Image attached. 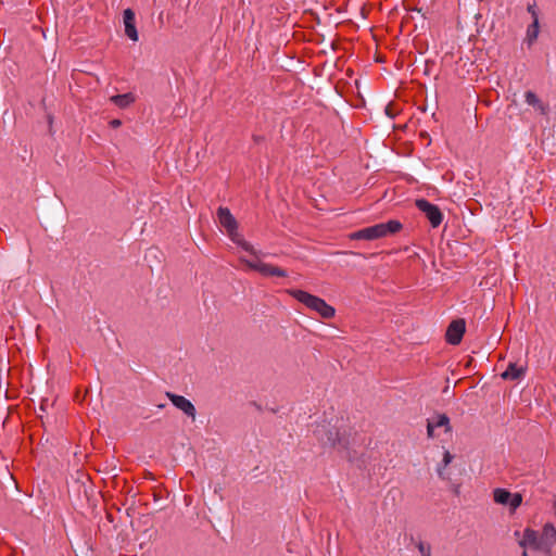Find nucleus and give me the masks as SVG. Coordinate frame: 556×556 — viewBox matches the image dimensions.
<instances>
[{"label": "nucleus", "mask_w": 556, "mask_h": 556, "mask_svg": "<svg viewBox=\"0 0 556 556\" xmlns=\"http://www.w3.org/2000/svg\"><path fill=\"white\" fill-rule=\"evenodd\" d=\"M313 433L323 446H329L339 451L348 450L349 442L345 435L336 426L326 420L317 424Z\"/></svg>", "instance_id": "nucleus-1"}, {"label": "nucleus", "mask_w": 556, "mask_h": 556, "mask_svg": "<svg viewBox=\"0 0 556 556\" xmlns=\"http://www.w3.org/2000/svg\"><path fill=\"white\" fill-rule=\"evenodd\" d=\"M217 218L219 224L225 228L228 237L233 243H236L238 247L242 248L250 254L258 256V252L253 248V245L245 241L243 237L238 232V223L227 207H218Z\"/></svg>", "instance_id": "nucleus-2"}, {"label": "nucleus", "mask_w": 556, "mask_h": 556, "mask_svg": "<svg viewBox=\"0 0 556 556\" xmlns=\"http://www.w3.org/2000/svg\"><path fill=\"white\" fill-rule=\"evenodd\" d=\"M402 228V224L399 220H389L387 223H380L376 224L370 227H366L363 229H359L355 232H352L350 235V238L352 240H376L379 238L387 237L389 235H393L397 231H400Z\"/></svg>", "instance_id": "nucleus-3"}, {"label": "nucleus", "mask_w": 556, "mask_h": 556, "mask_svg": "<svg viewBox=\"0 0 556 556\" xmlns=\"http://www.w3.org/2000/svg\"><path fill=\"white\" fill-rule=\"evenodd\" d=\"M288 292L307 308L318 313L323 318L329 319L336 314V309L331 305L327 304L321 298L303 290H289Z\"/></svg>", "instance_id": "nucleus-4"}, {"label": "nucleus", "mask_w": 556, "mask_h": 556, "mask_svg": "<svg viewBox=\"0 0 556 556\" xmlns=\"http://www.w3.org/2000/svg\"><path fill=\"white\" fill-rule=\"evenodd\" d=\"M241 262H243L249 268L260 273L265 277L277 276V277H287L288 274L285 269L264 263L260 260H247L241 257Z\"/></svg>", "instance_id": "nucleus-5"}, {"label": "nucleus", "mask_w": 556, "mask_h": 556, "mask_svg": "<svg viewBox=\"0 0 556 556\" xmlns=\"http://www.w3.org/2000/svg\"><path fill=\"white\" fill-rule=\"evenodd\" d=\"M416 206L425 214L433 228L440 226L443 219V214L437 205L425 199H418L416 200Z\"/></svg>", "instance_id": "nucleus-6"}, {"label": "nucleus", "mask_w": 556, "mask_h": 556, "mask_svg": "<svg viewBox=\"0 0 556 556\" xmlns=\"http://www.w3.org/2000/svg\"><path fill=\"white\" fill-rule=\"evenodd\" d=\"M494 502L501 505H508L511 510L520 506L522 496L520 493H510L505 489H495L493 492Z\"/></svg>", "instance_id": "nucleus-7"}, {"label": "nucleus", "mask_w": 556, "mask_h": 556, "mask_svg": "<svg viewBox=\"0 0 556 556\" xmlns=\"http://www.w3.org/2000/svg\"><path fill=\"white\" fill-rule=\"evenodd\" d=\"M166 396L170 400L176 408L180 409L188 417H191L194 420L197 410L194 405L188 399L170 392H167Z\"/></svg>", "instance_id": "nucleus-8"}, {"label": "nucleus", "mask_w": 556, "mask_h": 556, "mask_svg": "<svg viewBox=\"0 0 556 556\" xmlns=\"http://www.w3.org/2000/svg\"><path fill=\"white\" fill-rule=\"evenodd\" d=\"M465 332V320L456 319L453 320L447 327L445 338L450 344L456 345L460 343Z\"/></svg>", "instance_id": "nucleus-9"}, {"label": "nucleus", "mask_w": 556, "mask_h": 556, "mask_svg": "<svg viewBox=\"0 0 556 556\" xmlns=\"http://www.w3.org/2000/svg\"><path fill=\"white\" fill-rule=\"evenodd\" d=\"M125 34L132 41L138 40V31L135 23V13L131 9H126L123 14Z\"/></svg>", "instance_id": "nucleus-10"}, {"label": "nucleus", "mask_w": 556, "mask_h": 556, "mask_svg": "<svg viewBox=\"0 0 556 556\" xmlns=\"http://www.w3.org/2000/svg\"><path fill=\"white\" fill-rule=\"evenodd\" d=\"M541 548L548 551L556 544V529L552 523H546L540 535Z\"/></svg>", "instance_id": "nucleus-11"}, {"label": "nucleus", "mask_w": 556, "mask_h": 556, "mask_svg": "<svg viewBox=\"0 0 556 556\" xmlns=\"http://www.w3.org/2000/svg\"><path fill=\"white\" fill-rule=\"evenodd\" d=\"M525 100L528 105L534 108L540 114H542V115L548 114V112H549L548 105L543 103L533 91H531V90L526 91Z\"/></svg>", "instance_id": "nucleus-12"}, {"label": "nucleus", "mask_w": 556, "mask_h": 556, "mask_svg": "<svg viewBox=\"0 0 556 556\" xmlns=\"http://www.w3.org/2000/svg\"><path fill=\"white\" fill-rule=\"evenodd\" d=\"M521 547L531 546L536 549L541 548L540 536L536 531L532 529H526L522 539L519 541Z\"/></svg>", "instance_id": "nucleus-13"}, {"label": "nucleus", "mask_w": 556, "mask_h": 556, "mask_svg": "<svg viewBox=\"0 0 556 556\" xmlns=\"http://www.w3.org/2000/svg\"><path fill=\"white\" fill-rule=\"evenodd\" d=\"M526 368L518 366L516 363H509L506 370L502 374V378L505 380H517L525 374Z\"/></svg>", "instance_id": "nucleus-14"}, {"label": "nucleus", "mask_w": 556, "mask_h": 556, "mask_svg": "<svg viewBox=\"0 0 556 556\" xmlns=\"http://www.w3.org/2000/svg\"><path fill=\"white\" fill-rule=\"evenodd\" d=\"M110 100L118 108L125 109L128 108L131 103L135 102V96L131 92H127L124 94L112 96Z\"/></svg>", "instance_id": "nucleus-15"}, {"label": "nucleus", "mask_w": 556, "mask_h": 556, "mask_svg": "<svg viewBox=\"0 0 556 556\" xmlns=\"http://www.w3.org/2000/svg\"><path fill=\"white\" fill-rule=\"evenodd\" d=\"M540 31L539 17H535V21L532 22L527 28L526 41L529 46H532L536 40Z\"/></svg>", "instance_id": "nucleus-16"}, {"label": "nucleus", "mask_w": 556, "mask_h": 556, "mask_svg": "<svg viewBox=\"0 0 556 556\" xmlns=\"http://www.w3.org/2000/svg\"><path fill=\"white\" fill-rule=\"evenodd\" d=\"M428 421H430L431 425L434 426V428L444 427L445 432L451 431L450 418L445 414L437 415L433 418L428 419Z\"/></svg>", "instance_id": "nucleus-17"}, {"label": "nucleus", "mask_w": 556, "mask_h": 556, "mask_svg": "<svg viewBox=\"0 0 556 556\" xmlns=\"http://www.w3.org/2000/svg\"><path fill=\"white\" fill-rule=\"evenodd\" d=\"M417 548L420 552L421 556H431L430 546L425 544L424 542H418Z\"/></svg>", "instance_id": "nucleus-18"}, {"label": "nucleus", "mask_w": 556, "mask_h": 556, "mask_svg": "<svg viewBox=\"0 0 556 556\" xmlns=\"http://www.w3.org/2000/svg\"><path fill=\"white\" fill-rule=\"evenodd\" d=\"M434 429H435L434 426L431 425L430 421H428L427 422V435H428V438H430V439L434 438Z\"/></svg>", "instance_id": "nucleus-19"}, {"label": "nucleus", "mask_w": 556, "mask_h": 556, "mask_svg": "<svg viewBox=\"0 0 556 556\" xmlns=\"http://www.w3.org/2000/svg\"><path fill=\"white\" fill-rule=\"evenodd\" d=\"M453 459V456L452 454L448 452V451H445L444 455H443V464L444 466H447Z\"/></svg>", "instance_id": "nucleus-20"}, {"label": "nucleus", "mask_w": 556, "mask_h": 556, "mask_svg": "<svg viewBox=\"0 0 556 556\" xmlns=\"http://www.w3.org/2000/svg\"><path fill=\"white\" fill-rule=\"evenodd\" d=\"M528 12L532 15L533 21H535V17H539L536 9H535V4H529L528 5Z\"/></svg>", "instance_id": "nucleus-21"}, {"label": "nucleus", "mask_w": 556, "mask_h": 556, "mask_svg": "<svg viewBox=\"0 0 556 556\" xmlns=\"http://www.w3.org/2000/svg\"><path fill=\"white\" fill-rule=\"evenodd\" d=\"M121 124H122V122H121L119 119H112V121L110 122V125H111V127H113V128H117V127H119V126H121Z\"/></svg>", "instance_id": "nucleus-22"}, {"label": "nucleus", "mask_w": 556, "mask_h": 556, "mask_svg": "<svg viewBox=\"0 0 556 556\" xmlns=\"http://www.w3.org/2000/svg\"><path fill=\"white\" fill-rule=\"evenodd\" d=\"M253 140H254L255 142H260V141L262 140V138H261L260 136H256V135H255V136H253Z\"/></svg>", "instance_id": "nucleus-23"}, {"label": "nucleus", "mask_w": 556, "mask_h": 556, "mask_svg": "<svg viewBox=\"0 0 556 556\" xmlns=\"http://www.w3.org/2000/svg\"><path fill=\"white\" fill-rule=\"evenodd\" d=\"M554 510H555V514H556V495H555V500H554Z\"/></svg>", "instance_id": "nucleus-24"}, {"label": "nucleus", "mask_w": 556, "mask_h": 556, "mask_svg": "<svg viewBox=\"0 0 556 556\" xmlns=\"http://www.w3.org/2000/svg\"><path fill=\"white\" fill-rule=\"evenodd\" d=\"M522 556H529V555H528V553L525 551V552L522 553Z\"/></svg>", "instance_id": "nucleus-25"}]
</instances>
